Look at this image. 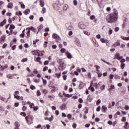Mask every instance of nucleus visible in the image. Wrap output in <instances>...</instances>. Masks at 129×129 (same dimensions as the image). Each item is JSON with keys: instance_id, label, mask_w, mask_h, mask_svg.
I'll use <instances>...</instances> for the list:
<instances>
[{"instance_id": "nucleus-2", "label": "nucleus", "mask_w": 129, "mask_h": 129, "mask_svg": "<svg viewBox=\"0 0 129 129\" xmlns=\"http://www.w3.org/2000/svg\"><path fill=\"white\" fill-rule=\"evenodd\" d=\"M25 119L28 124H32L34 120V116L32 115H28L25 117Z\"/></svg>"}, {"instance_id": "nucleus-14", "label": "nucleus", "mask_w": 129, "mask_h": 129, "mask_svg": "<svg viewBox=\"0 0 129 129\" xmlns=\"http://www.w3.org/2000/svg\"><path fill=\"white\" fill-rule=\"evenodd\" d=\"M58 70H59L60 71L64 70V66H63V64H60L58 67Z\"/></svg>"}, {"instance_id": "nucleus-34", "label": "nucleus", "mask_w": 129, "mask_h": 129, "mask_svg": "<svg viewBox=\"0 0 129 129\" xmlns=\"http://www.w3.org/2000/svg\"><path fill=\"white\" fill-rule=\"evenodd\" d=\"M96 73L97 74L98 77H101L102 76V74H101L100 72H97Z\"/></svg>"}, {"instance_id": "nucleus-59", "label": "nucleus", "mask_w": 129, "mask_h": 129, "mask_svg": "<svg viewBox=\"0 0 129 129\" xmlns=\"http://www.w3.org/2000/svg\"><path fill=\"white\" fill-rule=\"evenodd\" d=\"M42 14H45V13H46V8H42Z\"/></svg>"}, {"instance_id": "nucleus-28", "label": "nucleus", "mask_w": 129, "mask_h": 129, "mask_svg": "<svg viewBox=\"0 0 129 129\" xmlns=\"http://www.w3.org/2000/svg\"><path fill=\"white\" fill-rule=\"evenodd\" d=\"M15 28L16 27H15V25L11 24L9 28V30H14V29H15Z\"/></svg>"}, {"instance_id": "nucleus-30", "label": "nucleus", "mask_w": 129, "mask_h": 129, "mask_svg": "<svg viewBox=\"0 0 129 129\" xmlns=\"http://www.w3.org/2000/svg\"><path fill=\"white\" fill-rule=\"evenodd\" d=\"M20 115H23V116L26 117V116H27V114H26L25 112H21L20 113Z\"/></svg>"}, {"instance_id": "nucleus-11", "label": "nucleus", "mask_w": 129, "mask_h": 129, "mask_svg": "<svg viewBox=\"0 0 129 129\" xmlns=\"http://www.w3.org/2000/svg\"><path fill=\"white\" fill-rule=\"evenodd\" d=\"M117 46H120V42L117 41L112 45V46L114 47V48L117 47Z\"/></svg>"}, {"instance_id": "nucleus-24", "label": "nucleus", "mask_w": 129, "mask_h": 129, "mask_svg": "<svg viewBox=\"0 0 129 129\" xmlns=\"http://www.w3.org/2000/svg\"><path fill=\"white\" fill-rule=\"evenodd\" d=\"M94 67L96 68V70L97 71H98V72H100V71L99 70H98V69H99L100 68V67H99V66H98V65H95Z\"/></svg>"}, {"instance_id": "nucleus-41", "label": "nucleus", "mask_w": 129, "mask_h": 129, "mask_svg": "<svg viewBox=\"0 0 129 129\" xmlns=\"http://www.w3.org/2000/svg\"><path fill=\"white\" fill-rule=\"evenodd\" d=\"M114 88H115L114 85H111L110 86V88L109 89V90H112L113 89H114Z\"/></svg>"}, {"instance_id": "nucleus-56", "label": "nucleus", "mask_w": 129, "mask_h": 129, "mask_svg": "<svg viewBox=\"0 0 129 129\" xmlns=\"http://www.w3.org/2000/svg\"><path fill=\"white\" fill-rule=\"evenodd\" d=\"M0 111H5V108L2 106H0Z\"/></svg>"}, {"instance_id": "nucleus-15", "label": "nucleus", "mask_w": 129, "mask_h": 129, "mask_svg": "<svg viewBox=\"0 0 129 129\" xmlns=\"http://www.w3.org/2000/svg\"><path fill=\"white\" fill-rule=\"evenodd\" d=\"M6 23L7 21L6 20V19H4L3 21L1 22V23H0V27H3V26H5Z\"/></svg>"}, {"instance_id": "nucleus-21", "label": "nucleus", "mask_w": 129, "mask_h": 129, "mask_svg": "<svg viewBox=\"0 0 129 129\" xmlns=\"http://www.w3.org/2000/svg\"><path fill=\"white\" fill-rule=\"evenodd\" d=\"M124 128H126V129L129 128V124H128V122H125V125H124Z\"/></svg>"}, {"instance_id": "nucleus-22", "label": "nucleus", "mask_w": 129, "mask_h": 129, "mask_svg": "<svg viewBox=\"0 0 129 129\" xmlns=\"http://www.w3.org/2000/svg\"><path fill=\"white\" fill-rule=\"evenodd\" d=\"M58 5L59 6H63V5H64V1H63V0H59L58 1Z\"/></svg>"}, {"instance_id": "nucleus-46", "label": "nucleus", "mask_w": 129, "mask_h": 129, "mask_svg": "<svg viewBox=\"0 0 129 129\" xmlns=\"http://www.w3.org/2000/svg\"><path fill=\"white\" fill-rule=\"evenodd\" d=\"M100 41L101 42H102V43H106V40H105V39L103 38H102L100 39Z\"/></svg>"}, {"instance_id": "nucleus-20", "label": "nucleus", "mask_w": 129, "mask_h": 129, "mask_svg": "<svg viewBox=\"0 0 129 129\" xmlns=\"http://www.w3.org/2000/svg\"><path fill=\"white\" fill-rule=\"evenodd\" d=\"M91 86H92V84H91L90 86L89 87V89H90L92 92H94V91H95V90L94 89V88L93 87Z\"/></svg>"}, {"instance_id": "nucleus-10", "label": "nucleus", "mask_w": 129, "mask_h": 129, "mask_svg": "<svg viewBox=\"0 0 129 129\" xmlns=\"http://www.w3.org/2000/svg\"><path fill=\"white\" fill-rule=\"evenodd\" d=\"M66 55L67 57L68 58V59H71V58H72V55L69 52H66Z\"/></svg>"}, {"instance_id": "nucleus-42", "label": "nucleus", "mask_w": 129, "mask_h": 129, "mask_svg": "<svg viewBox=\"0 0 129 129\" xmlns=\"http://www.w3.org/2000/svg\"><path fill=\"white\" fill-rule=\"evenodd\" d=\"M41 59V58L40 57H37L35 61L36 62H40Z\"/></svg>"}, {"instance_id": "nucleus-32", "label": "nucleus", "mask_w": 129, "mask_h": 129, "mask_svg": "<svg viewBox=\"0 0 129 129\" xmlns=\"http://www.w3.org/2000/svg\"><path fill=\"white\" fill-rule=\"evenodd\" d=\"M76 44L78 47H80V46H81V44H80V42H79V41H76Z\"/></svg>"}, {"instance_id": "nucleus-6", "label": "nucleus", "mask_w": 129, "mask_h": 129, "mask_svg": "<svg viewBox=\"0 0 129 129\" xmlns=\"http://www.w3.org/2000/svg\"><path fill=\"white\" fill-rule=\"evenodd\" d=\"M52 38L53 39H55V40H60L61 38L60 36L56 34V33H53L52 34Z\"/></svg>"}, {"instance_id": "nucleus-61", "label": "nucleus", "mask_w": 129, "mask_h": 129, "mask_svg": "<svg viewBox=\"0 0 129 129\" xmlns=\"http://www.w3.org/2000/svg\"><path fill=\"white\" fill-rule=\"evenodd\" d=\"M34 82H35V83H39V82H40V79H34Z\"/></svg>"}, {"instance_id": "nucleus-19", "label": "nucleus", "mask_w": 129, "mask_h": 129, "mask_svg": "<svg viewBox=\"0 0 129 129\" xmlns=\"http://www.w3.org/2000/svg\"><path fill=\"white\" fill-rule=\"evenodd\" d=\"M29 30L30 31H32L33 32H34V33H36L37 32V30H36V29H35V28H34L33 27H30L29 28Z\"/></svg>"}, {"instance_id": "nucleus-57", "label": "nucleus", "mask_w": 129, "mask_h": 129, "mask_svg": "<svg viewBox=\"0 0 129 129\" xmlns=\"http://www.w3.org/2000/svg\"><path fill=\"white\" fill-rule=\"evenodd\" d=\"M114 78H115V79H119H119H120V77L118 75H115L114 76Z\"/></svg>"}, {"instance_id": "nucleus-33", "label": "nucleus", "mask_w": 129, "mask_h": 129, "mask_svg": "<svg viewBox=\"0 0 129 129\" xmlns=\"http://www.w3.org/2000/svg\"><path fill=\"white\" fill-rule=\"evenodd\" d=\"M40 6L42 8L45 6V3L44 2L42 1V0H40Z\"/></svg>"}, {"instance_id": "nucleus-4", "label": "nucleus", "mask_w": 129, "mask_h": 129, "mask_svg": "<svg viewBox=\"0 0 129 129\" xmlns=\"http://www.w3.org/2000/svg\"><path fill=\"white\" fill-rule=\"evenodd\" d=\"M123 57L122 56H120V54L118 52H116L115 54V57L114 59H117V60H121V59H122Z\"/></svg>"}, {"instance_id": "nucleus-50", "label": "nucleus", "mask_w": 129, "mask_h": 129, "mask_svg": "<svg viewBox=\"0 0 129 129\" xmlns=\"http://www.w3.org/2000/svg\"><path fill=\"white\" fill-rule=\"evenodd\" d=\"M68 30H69V31L71 30H73V29H74V28H73L72 27V26H69L68 28H67Z\"/></svg>"}, {"instance_id": "nucleus-5", "label": "nucleus", "mask_w": 129, "mask_h": 129, "mask_svg": "<svg viewBox=\"0 0 129 129\" xmlns=\"http://www.w3.org/2000/svg\"><path fill=\"white\" fill-rule=\"evenodd\" d=\"M48 86L49 87L50 89H51V92H55L56 91V87H55V86L52 85V84H50L48 85Z\"/></svg>"}, {"instance_id": "nucleus-16", "label": "nucleus", "mask_w": 129, "mask_h": 129, "mask_svg": "<svg viewBox=\"0 0 129 129\" xmlns=\"http://www.w3.org/2000/svg\"><path fill=\"white\" fill-rule=\"evenodd\" d=\"M14 6V4H13V3L10 2L9 3L8 5V9H13V7Z\"/></svg>"}, {"instance_id": "nucleus-43", "label": "nucleus", "mask_w": 129, "mask_h": 129, "mask_svg": "<svg viewBox=\"0 0 129 129\" xmlns=\"http://www.w3.org/2000/svg\"><path fill=\"white\" fill-rule=\"evenodd\" d=\"M87 76L88 78H89L90 79H91V72L88 73Z\"/></svg>"}, {"instance_id": "nucleus-51", "label": "nucleus", "mask_w": 129, "mask_h": 129, "mask_svg": "<svg viewBox=\"0 0 129 129\" xmlns=\"http://www.w3.org/2000/svg\"><path fill=\"white\" fill-rule=\"evenodd\" d=\"M35 89V87L34 85H30V89H31L32 90H34Z\"/></svg>"}, {"instance_id": "nucleus-54", "label": "nucleus", "mask_w": 129, "mask_h": 129, "mask_svg": "<svg viewBox=\"0 0 129 129\" xmlns=\"http://www.w3.org/2000/svg\"><path fill=\"white\" fill-rule=\"evenodd\" d=\"M42 91L45 94H47V93H48V90L46 89H43Z\"/></svg>"}, {"instance_id": "nucleus-17", "label": "nucleus", "mask_w": 129, "mask_h": 129, "mask_svg": "<svg viewBox=\"0 0 129 129\" xmlns=\"http://www.w3.org/2000/svg\"><path fill=\"white\" fill-rule=\"evenodd\" d=\"M23 13L24 15H29L30 14V9H26L25 11H24Z\"/></svg>"}, {"instance_id": "nucleus-44", "label": "nucleus", "mask_w": 129, "mask_h": 129, "mask_svg": "<svg viewBox=\"0 0 129 129\" xmlns=\"http://www.w3.org/2000/svg\"><path fill=\"white\" fill-rule=\"evenodd\" d=\"M100 89H101V90H104V89H105V85H102L100 87Z\"/></svg>"}, {"instance_id": "nucleus-52", "label": "nucleus", "mask_w": 129, "mask_h": 129, "mask_svg": "<svg viewBox=\"0 0 129 129\" xmlns=\"http://www.w3.org/2000/svg\"><path fill=\"white\" fill-rule=\"evenodd\" d=\"M23 111H26L27 110V107L26 106H23L22 107Z\"/></svg>"}, {"instance_id": "nucleus-53", "label": "nucleus", "mask_w": 129, "mask_h": 129, "mask_svg": "<svg viewBox=\"0 0 129 129\" xmlns=\"http://www.w3.org/2000/svg\"><path fill=\"white\" fill-rule=\"evenodd\" d=\"M60 52L61 53H65V52H66V49H65V48H61L60 49Z\"/></svg>"}, {"instance_id": "nucleus-63", "label": "nucleus", "mask_w": 129, "mask_h": 129, "mask_svg": "<svg viewBox=\"0 0 129 129\" xmlns=\"http://www.w3.org/2000/svg\"><path fill=\"white\" fill-rule=\"evenodd\" d=\"M74 6H77L78 3H77V0H74L73 1Z\"/></svg>"}, {"instance_id": "nucleus-12", "label": "nucleus", "mask_w": 129, "mask_h": 129, "mask_svg": "<svg viewBox=\"0 0 129 129\" xmlns=\"http://www.w3.org/2000/svg\"><path fill=\"white\" fill-rule=\"evenodd\" d=\"M39 52H40V50H32L31 51V53L33 54V55H37L39 53Z\"/></svg>"}, {"instance_id": "nucleus-36", "label": "nucleus", "mask_w": 129, "mask_h": 129, "mask_svg": "<svg viewBox=\"0 0 129 129\" xmlns=\"http://www.w3.org/2000/svg\"><path fill=\"white\" fill-rule=\"evenodd\" d=\"M125 66V64L123 63H121V65H120V68L122 69H124V67Z\"/></svg>"}, {"instance_id": "nucleus-37", "label": "nucleus", "mask_w": 129, "mask_h": 129, "mask_svg": "<svg viewBox=\"0 0 129 129\" xmlns=\"http://www.w3.org/2000/svg\"><path fill=\"white\" fill-rule=\"evenodd\" d=\"M37 96H41V92L40 90H38L36 93Z\"/></svg>"}, {"instance_id": "nucleus-29", "label": "nucleus", "mask_w": 129, "mask_h": 129, "mask_svg": "<svg viewBox=\"0 0 129 129\" xmlns=\"http://www.w3.org/2000/svg\"><path fill=\"white\" fill-rule=\"evenodd\" d=\"M30 32H31V31L29 29V30L28 31V32L26 33V35H27L26 38H30Z\"/></svg>"}, {"instance_id": "nucleus-39", "label": "nucleus", "mask_w": 129, "mask_h": 129, "mask_svg": "<svg viewBox=\"0 0 129 129\" xmlns=\"http://www.w3.org/2000/svg\"><path fill=\"white\" fill-rule=\"evenodd\" d=\"M101 103V100L100 99H99L96 102V105H99Z\"/></svg>"}, {"instance_id": "nucleus-47", "label": "nucleus", "mask_w": 129, "mask_h": 129, "mask_svg": "<svg viewBox=\"0 0 129 129\" xmlns=\"http://www.w3.org/2000/svg\"><path fill=\"white\" fill-rule=\"evenodd\" d=\"M38 109H39V107H38L37 106L33 107V110L35 111H37V110H38Z\"/></svg>"}, {"instance_id": "nucleus-8", "label": "nucleus", "mask_w": 129, "mask_h": 129, "mask_svg": "<svg viewBox=\"0 0 129 129\" xmlns=\"http://www.w3.org/2000/svg\"><path fill=\"white\" fill-rule=\"evenodd\" d=\"M101 110L103 111V112L105 113V112L107 111V107H105L104 105H103L101 107Z\"/></svg>"}, {"instance_id": "nucleus-60", "label": "nucleus", "mask_w": 129, "mask_h": 129, "mask_svg": "<svg viewBox=\"0 0 129 129\" xmlns=\"http://www.w3.org/2000/svg\"><path fill=\"white\" fill-rule=\"evenodd\" d=\"M48 70V67H44L43 69V71L45 72V71H47Z\"/></svg>"}, {"instance_id": "nucleus-23", "label": "nucleus", "mask_w": 129, "mask_h": 129, "mask_svg": "<svg viewBox=\"0 0 129 129\" xmlns=\"http://www.w3.org/2000/svg\"><path fill=\"white\" fill-rule=\"evenodd\" d=\"M42 79L43 85H44V86H46V85H47V80L44 79L43 77L42 78Z\"/></svg>"}, {"instance_id": "nucleus-25", "label": "nucleus", "mask_w": 129, "mask_h": 129, "mask_svg": "<svg viewBox=\"0 0 129 129\" xmlns=\"http://www.w3.org/2000/svg\"><path fill=\"white\" fill-rule=\"evenodd\" d=\"M7 78H9V79H13L14 78V75L9 74L7 75Z\"/></svg>"}, {"instance_id": "nucleus-55", "label": "nucleus", "mask_w": 129, "mask_h": 129, "mask_svg": "<svg viewBox=\"0 0 129 129\" xmlns=\"http://www.w3.org/2000/svg\"><path fill=\"white\" fill-rule=\"evenodd\" d=\"M90 19L92 20H94L95 19V16L92 15L91 16H90Z\"/></svg>"}, {"instance_id": "nucleus-7", "label": "nucleus", "mask_w": 129, "mask_h": 129, "mask_svg": "<svg viewBox=\"0 0 129 129\" xmlns=\"http://www.w3.org/2000/svg\"><path fill=\"white\" fill-rule=\"evenodd\" d=\"M14 98H16L18 100H20V99H21V100H24V98L23 97H20L19 95H14Z\"/></svg>"}, {"instance_id": "nucleus-62", "label": "nucleus", "mask_w": 129, "mask_h": 129, "mask_svg": "<svg viewBox=\"0 0 129 129\" xmlns=\"http://www.w3.org/2000/svg\"><path fill=\"white\" fill-rule=\"evenodd\" d=\"M121 121H125V120H126V118L125 117H122L121 118Z\"/></svg>"}, {"instance_id": "nucleus-31", "label": "nucleus", "mask_w": 129, "mask_h": 129, "mask_svg": "<svg viewBox=\"0 0 129 129\" xmlns=\"http://www.w3.org/2000/svg\"><path fill=\"white\" fill-rule=\"evenodd\" d=\"M43 25L41 24L38 28V31L37 32V34L38 33H39V32H40V30L43 29Z\"/></svg>"}, {"instance_id": "nucleus-27", "label": "nucleus", "mask_w": 129, "mask_h": 129, "mask_svg": "<svg viewBox=\"0 0 129 129\" xmlns=\"http://www.w3.org/2000/svg\"><path fill=\"white\" fill-rule=\"evenodd\" d=\"M48 98H49L50 99V100H53V99H55V96H54L48 95Z\"/></svg>"}, {"instance_id": "nucleus-64", "label": "nucleus", "mask_w": 129, "mask_h": 129, "mask_svg": "<svg viewBox=\"0 0 129 129\" xmlns=\"http://www.w3.org/2000/svg\"><path fill=\"white\" fill-rule=\"evenodd\" d=\"M49 64V61L48 60H45L44 62V65H48Z\"/></svg>"}, {"instance_id": "nucleus-1", "label": "nucleus", "mask_w": 129, "mask_h": 129, "mask_svg": "<svg viewBox=\"0 0 129 129\" xmlns=\"http://www.w3.org/2000/svg\"><path fill=\"white\" fill-rule=\"evenodd\" d=\"M113 12L108 14L106 16V21L109 24H111V23H115L118 19V12L116 9L113 10Z\"/></svg>"}, {"instance_id": "nucleus-13", "label": "nucleus", "mask_w": 129, "mask_h": 129, "mask_svg": "<svg viewBox=\"0 0 129 129\" xmlns=\"http://www.w3.org/2000/svg\"><path fill=\"white\" fill-rule=\"evenodd\" d=\"M83 87H84V83L83 82L80 83V84L79 85V89H82Z\"/></svg>"}, {"instance_id": "nucleus-9", "label": "nucleus", "mask_w": 129, "mask_h": 129, "mask_svg": "<svg viewBox=\"0 0 129 129\" xmlns=\"http://www.w3.org/2000/svg\"><path fill=\"white\" fill-rule=\"evenodd\" d=\"M60 109L61 110H64L66 108V104L65 103H63L61 104V105L59 107Z\"/></svg>"}, {"instance_id": "nucleus-45", "label": "nucleus", "mask_w": 129, "mask_h": 129, "mask_svg": "<svg viewBox=\"0 0 129 129\" xmlns=\"http://www.w3.org/2000/svg\"><path fill=\"white\" fill-rule=\"evenodd\" d=\"M101 60L104 62V63H105L106 64H107L108 65H109V62L105 61L104 59H103L102 58H101Z\"/></svg>"}, {"instance_id": "nucleus-35", "label": "nucleus", "mask_w": 129, "mask_h": 129, "mask_svg": "<svg viewBox=\"0 0 129 129\" xmlns=\"http://www.w3.org/2000/svg\"><path fill=\"white\" fill-rule=\"evenodd\" d=\"M27 61H28L27 58H24L21 60V62H22V63H24V62H27Z\"/></svg>"}, {"instance_id": "nucleus-3", "label": "nucleus", "mask_w": 129, "mask_h": 129, "mask_svg": "<svg viewBox=\"0 0 129 129\" xmlns=\"http://www.w3.org/2000/svg\"><path fill=\"white\" fill-rule=\"evenodd\" d=\"M86 27H87L86 26V24H85V23L83 21L80 22L79 23V28H80V29H81L82 30L86 29Z\"/></svg>"}, {"instance_id": "nucleus-48", "label": "nucleus", "mask_w": 129, "mask_h": 129, "mask_svg": "<svg viewBox=\"0 0 129 129\" xmlns=\"http://www.w3.org/2000/svg\"><path fill=\"white\" fill-rule=\"evenodd\" d=\"M67 9H68V6L65 5L63 6V11H67Z\"/></svg>"}, {"instance_id": "nucleus-40", "label": "nucleus", "mask_w": 129, "mask_h": 129, "mask_svg": "<svg viewBox=\"0 0 129 129\" xmlns=\"http://www.w3.org/2000/svg\"><path fill=\"white\" fill-rule=\"evenodd\" d=\"M47 45H48V42L45 41L43 44L44 48H47Z\"/></svg>"}, {"instance_id": "nucleus-26", "label": "nucleus", "mask_w": 129, "mask_h": 129, "mask_svg": "<svg viewBox=\"0 0 129 129\" xmlns=\"http://www.w3.org/2000/svg\"><path fill=\"white\" fill-rule=\"evenodd\" d=\"M14 125L15 126V127H19L20 126V124H19V122L15 121L14 122Z\"/></svg>"}, {"instance_id": "nucleus-18", "label": "nucleus", "mask_w": 129, "mask_h": 129, "mask_svg": "<svg viewBox=\"0 0 129 129\" xmlns=\"http://www.w3.org/2000/svg\"><path fill=\"white\" fill-rule=\"evenodd\" d=\"M63 95L64 96H65L66 97H68V98H70L72 96V95H69L68 94L65 93V92H64V91L63 92Z\"/></svg>"}, {"instance_id": "nucleus-38", "label": "nucleus", "mask_w": 129, "mask_h": 129, "mask_svg": "<svg viewBox=\"0 0 129 129\" xmlns=\"http://www.w3.org/2000/svg\"><path fill=\"white\" fill-rule=\"evenodd\" d=\"M67 117L70 120H71V117H72V115L71 114H69L67 115Z\"/></svg>"}, {"instance_id": "nucleus-58", "label": "nucleus", "mask_w": 129, "mask_h": 129, "mask_svg": "<svg viewBox=\"0 0 129 129\" xmlns=\"http://www.w3.org/2000/svg\"><path fill=\"white\" fill-rule=\"evenodd\" d=\"M72 126H73V128H76V127L77 126V124H76V123H73Z\"/></svg>"}, {"instance_id": "nucleus-49", "label": "nucleus", "mask_w": 129, "mask_h": 129, "mask_svg": "<svg viewBox=\"0 0 129 129\" xmlns=\"http://www.w3.org/2000/svg\"><path fill=\"white\" fill-rule=\"evenodd\" d=\"M55 75L57 78H60V76H61V72H60L59 74H55Z\"/></svg>"}]
</instances>
